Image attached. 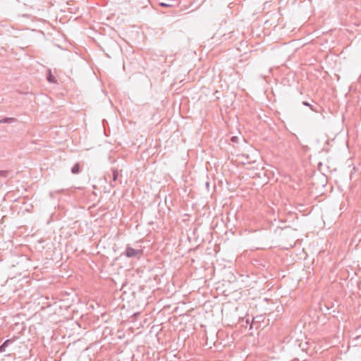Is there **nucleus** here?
Here are the masks:
<instances>
[{
  "instance_id": "1",
  "label": "nucleus",
  "mask_w": 361,
  "mask_h": 361,
  "mask_svg": "<svg viewBox=\"0 0 361 361\" xmlns=\"http://www.w3.org/2000/svg\"><path fill=\"white\" fill-rule=\"evenodd\" d=\"M142 252V250H136V249L131 247L129 245H127L126 252L124 254L127 257L130 258V257H135L137 255L141 254Z\"/></svg>"
},
{
  "instance_id": "2",
  "label": "nucleus",
  "mask_w": 361,
  "mask_h": 361,
  "mask_svg": "<svg viewBox=\"0 0 361 361\" xmlns=\"http://www.w3.org/2000/svg\"><path fill=\"white\" fill-rule=\"evenodd\" d=\"M15 341V339H8L6 341H5L2 344H1V353L4 352L5 350V348L8 346L9 344L13 343Z\"/></svg>"
},
{
  "instance_id": "3",
  "label": "nucleus",
  "mask_w": 361,
  "mask_h": 361,
  "mask_svg": "<svg viewBox=\"0 0 361 361\" xmlns=\"http://www.w3.org/2000/svg\"><path fill=\"white\" fill-rule=\"evenodd\" d=\"M1 178H12L13 175V172L12 171H2L1 170Z\"/></svg>"
},
{
  "instance_id": "4",
  "label": "nucleus",
  "mask_w": 361,
  "mask_h": 361,
  "mask_svg": "<svg viewBox=\"0 0 361 361\" xmlns=\"http://www.w3.org/2000/svg\"><path fill=\"white\" fill-rule=\"evenodd\" d=\"M80 171V166L79 163L75 164L72 168H71V172L73 174H78Z\"/></svg>"
},
{
  "instance_id": "5",
  "label": "nucleus",
  "mask_w": 361,
  "mask_h": 361,
  "mask_svg": "<svg viewBox=\"0 0 361 361\" xmlns=\"http://www.w3.org/2000/svg\"><path fill=\"white\" fill-rule=\"evenodd\" d=\"M1 123H17V120L14 118L6 117V118H1Z\"/></svg>"
},
{
  "instance_id": "6",
  "label": "nucleus",
  "mask_w": 361,
  "mask_h": 361,
  "mask_svg": "<svg viewBox=\"0 0 361 361\" xmlns=\"http://www.w3.org/2000/svg\"><path fill=\"white\" fill-rule=\"evenodd\" d=\"M171 1H172V0H167V2H159V5L161 7H166V8L171 7V6H173V5L171 4Z\"/></svg>"
},
{
  "instance_id": "7",
  "label": "nucleus",
  "mask_w": 361,
  "mask_h": 361,
  "mask_svg": "<svg viewBox=\"0 0 361 361\" xmlns=\"http://www.w3.org/2000/svg\"><path fill=\"white\" fill-rule=\"evenodd\" d=\"M118 172L116 169H112V180L116 182L118 179Z\"/></svg>"
},
{
  "instance_id": "8",
  "label": "nucleus",
  "mask_w": 361,
  "mask_h": 361,
  "mask_svg": "<svg viewBox=\"0 0 361 361\" xmlns=\"http://www.w3.org/2000/svg\"><path fill=\"white\" fill-rule=\"evenodd\" d=\"M1 361H14V357L11 355H5V357L1 359Z\"/></svg>"
},
{
  "instance_id": "9",
  "label": "nucleus",
  "mask_w": 361,
  "mask_h": 361,
  "mask_svg": "<svg viewBox=\"0 0 361 361\" xmlns=\"http://www.w3.org/2000/svg\"><path fill=\"white\" fill-rule=\"evenodd\" d=\"M302 104L306 106H309L313 111L317 112V110L314 108L312 105H311L308 102L304 101L302 102Z\"/></svg>"
},
{
  "instance_id": "10",
  "label": "nucleus",
  "mask_w": 361,
  "mask_h": 361,
  "mask_svg": "<svg viewBox=\"0 0 361 361\" xmlns=\"http://www.w3.org/2000/svg\"><path fill=\"white\" fill-rule=\"evenodd\" d=\"M260 318H261V316H258V317L252 318V323H251L250 326V329H252L253 328V324L255 323V319H260Z\"/></svg>"
},
{
  "instance_id": "11",
  "label": "nucleus",
  "mask_w": 361,
  "mask_h": 361,
  "mask_svg": "<svg viewBox=\"0 0 361 361\" xmlns=\"http://www.w3.org/2000/svg\"><path fill=\"white\" fill-rule=\"evenodd\" d=\"M238 139V137H236V136H233V137H231V141H232V142H237Z\"/></svg>"
},
{
  "instance_id": "12",
  "label": "nucleus",
  "mask_w": 361,
  "mask_h": 361,
  "mask_svg": "<svg viewBox=\"0 0 361 361\" xmlns=\"http://www.w3.org/2000/svg\"><path fill=\"white\" fill-rule=\"evenodd\" d=\"M51 78V75H50L47 78V79H48V80H49V82H51V81H52Z\"/></svg>"
},
{
  "instance_id": "13",
  "label": "nucleus",
  "mask_w": 361,
  "mask_h": 361,
  "mask_svg": "<svg viewBox=\"0 0 361 361\" xmlns=\"http://www.w3.org/2000/svg\"><path fill=\"white\" fill-rule=\"evenodd\" d=\"M111 185L112 187H114V186H115V185H114V184H112V183H111Z\"/></svg>"
},
{
  "instance_id": "14",
  "label": "nucleus",
  "mask_w": 361,
  "mask_h": 361,
  "mask_svg": "<svg viewBox=\"0 0 361 361\" xmlns=\"http://www.w3.org/2000/svg\"><path fill=\"white\" fill-rule=\"evenodd\" d=\"M3 219H4V217H2V218L1 219V224L3 223Z\"/></svg>"
},
{
  "instance_id": "15",
  "label": "nucleus",
  "mask_w": 361,
  "mask_h": 361,
  "mask_svg": "<svg viewBox=\"0 0 361 361\" xmlns=\"http://www.w3.org/2000/svg\"><path fill=\"white\" fill-rule=\"evenodd\" d=\"M259 322V319H255V322Z\"/></svg>"
},
{
  "instance_id": "16",
  "label": "nucleus",
  "mask_w": 361,
  "mask_h": 361,
  "mask_svg": "<svg viewBox=\"0 0 361 361\" xmlns=\"http://www.w3.org/2000/svg\"><path fill=\"white\" fill-rule=\"evenodd\" d=\"M246 323H247V324L249 323V319L246 320Z\"/></svg>"
}]
</instances>
